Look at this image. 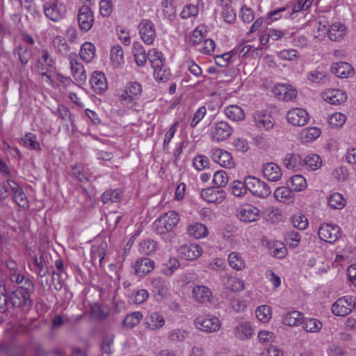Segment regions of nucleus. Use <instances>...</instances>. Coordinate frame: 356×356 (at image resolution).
<instances>
[{
    "label": "nucleus",
    "instance_id": "f257e3e1",
    "mask_svg": "<svg viewBox=\"0 0 356 356\" xmlns=\"http://www.w3.org/2000/svg\"><path fill=\"white\" fill-rule=\"evenodd\" d=\"M180 221L179 214L175 211H168L156 218L152 229L157 234L163 235L172 232Z\"/></svg>",
    "mask_w": 356,
    "mask_h": 356
},
{
    "label": "nucleus",
    "instance_id": "f03ea898",
    "mask_svg": "<svg viewBox=\"0 0 356 356\" xmlns=\"http://www.w3.org/2000/svg\"><path fill=\"white\" fill-rule=\"evenodd\" d=\"M233 131V127L227 122H216L211 126L210 137L215 142L224 141L231 136Z\"/></svg>",
    "mask_w": 356,
    "mask_h": 356
},
{
    "label": "nucleus",
    "instance_id": "7ed1b4c3",
    "mask_svg": "<svg viewBox=\"0 0 356 356\" xmlns=\"http://www.w3.org/2000/svg\"><path fill=\"white\" fill-rule=\"evenodd\" d=\"M10 303L15 308H19L23 311L29 310L33 305L31 295L22 292V289H15L9 293Z\"/></svg>",
    "mask_w": 356,
    "mask_h": 356
},
{
    "label": "nucleus",
    "instance_id": "20e7f679",
    "mask_svg": "<svg viewBox=\"0 0 356 356\" xmlns=\"http://www.w3.org/2000/svg\"><path fill=\"white\" fill-rule=\"evenodd\" d=\"M246 187L254 195L259 197L265 198L271 193L269 186L254 177H246Z\"/></svg>",
    "mask_w": 356,
    "mask_h": 356
},
{
    "label": "nucleus",
    "instance_id": "39448f33",
    "mask_svg": "<svg viewBox=\"0 0 356 356\" xmlns=\"http://www.w3.org/2000/svg\"><path fill=\"white\" fill-rule=\"evenodd\" d=\"M355 307V301L351 296H343L339 298L332 306V312L338 316L349 314Z\"/></svg>",
    "mask_w": 356,
    "mask_h": 356
},
{
    "label": "nucleus",
    "instance_id": "423d86ee",
    "mask_svg": "<svg viewBox=\"0 0 356 356\" xmlns=\"http://www.w3.org/2000/svg\"><path fill=\"white\" fill-rule=\"evenodd\" d=\"M194 323L197 329L204 332H213L220 327V320L215 316H200L195 319Z\"/></svg>",
    "mask_w": 356,
    "mask_h": 356
},
{
    "label": "nucleus",
    "instance_id": "0eeeda50",
    "mask_svg": "<svg viewBox=\"0 0 356 356\" xmlns=\"http://www.w3.org/2000/svg\"><path fill=\"white\" fill-rule=\"evenodd\" d=\"M77 20L80 29L86 33L93 26L95 18L92 10L88 6H82L78 11Z\"/></svg>",
    "mask_w": 356,
    "mask_h": 356
},
{
    "label": "nucleus",
    "instance_id": "6e6552de",
    "mask_svg": "<svg viewBox=\"0 0 356 356\" xmlns=\"http://www.w3.org/2000/svg\"><path fill=\"white\" fill-rule=\"evenodd\" d=\"M341 234L340 227L328 223L322 224L318 229L319 238L327 243L336 241Z\"/></svg>",
    "mask_w": 356,
    "mask_h": 356
},
{
    "label": "nucleus",
    "instance_id": "1a4fd4ad",
    "mask_svg": "<svg viewBox=\"0 0 356 356\" xmlns=\"http://www.w3.org/2000/svg\"><path fill=\"white\" fill-rule=\"evenodd\" d=\"M211 159L223 168L232 169L235 166V162L232 154L222 149H214L211 151Z\"/></svg>",
    "mask_w": 356,
    "mask_h": 356
},
{
    "label": "nucleus",
    "instance_id": "9d476101",
    "mask_svg": "<svg viewBox=\"0 0 356 356\" xmlns=\"http://www.w3.org/2000/svg\"><path fill=\"white\" fill-rule=\"evenodd\" d=\"M65 8L58 4L57 0H52L44 5V13L47 17L54 22L59 21L65 15Z\"/></svg>",
    "mask_w": 356,
    "mask_h": 356
},
{
    "label": "nucleus",
    "instance_id": "9b49d317",
    "mask_svg": "<svg viewBox=\"0 0 356 356\" xmlns=\"http://www.w3.org/2000/svg\"><path fill=\"white\" fill-rule=\"evenodd\" d=\"M138 28L143 42L147 44H152L156 38L155 26L153 22L149 19H143Z\"/></svg>",
    "mask_w": 356,
    "mask_h": 356
},
{
    "label": "nucleus",
    "instance_id": "f8f14e48",
    "mask_svg": "<svg viewBox=\"0 0 356 356\" xmlns=\"http://www.w3.org/2000/svg\"><path fill=\"white\" fill-rule=\"evenodd\" d=\"M286 118L292 125L302 127L307 123L309 118L308 113L305 109L294 108L288 112Z\"/></svg>",
    "mask_w": 356,
    "mask_h": 356
},
{
    "label": "nucleus",
    "instance_id": "ddd939ff",
    "mask_svg": "<svg viewBox=\"0 0 356 356\" xmlns=\"http://www.w3.org/2000/svg\"><path fill=\"white\" fill-rule=\"evenodd\" d=\"M178 253L182 259L193 261L200 257L202 249L200 245L196 243L186 244L180 246Z\"/></svg>",
    "mask_w": 356,
    "mask_h": 356
},
{
    "label": "nucleus",
    "instance_id": "4468645a",
    "mask_svg": "<svg viewBox=\"0 0 356 356\" xmlns=\"http://www.w3.org/2000/svg\"><path fill=\"white\" fill-rule=\"evenodd\" d=\"M238 217L246 223L255 222L260 218V211L252 204H245L240 209Z\"/></svg>",
    "mask_w": 356,
    "mask_h": 356
},
{
    "label": "nucleus",
    "instance_id": "2eb2a0df",
    "mask_svg": "<svg viewBox=\"0 0 356 356\" xmlns=\"http://www.w3.org/2000/svg\"><path fill=\"white\" fill-rule=\"evenodd\" d=\"M274 95L281 100L289 102L296 97L297 92L289 84H278L273 90Z\"/></svg>",
    "mask_w": 356,
    "mask_h": 356
},
{
    "label": "nucleus",
    "instance_id": "dca6fc26",
    "mask_svg": "<svg viewBox=\"0 0 356 356\" xmlns=\"http://www.w3.org/2000/svg\"><path fill=\"white\" fill-rule=\"evenodd\" d=\"M225 192L217 187H210L203 189L201 192V197L209 203H221L225 198Z\"/></svg>",
    "mask_w": 356,
    "mask_h": 356
},
{
    "label": "nucleus",
    "instance_id": "f3484780",
    "mask_svg": "<svg viewBox=\"0 0 356 356\" xmlns=\"http://www.w3.org/2000/svg\"><path fill=\"white\" fill-rule=\"evenodd\" d=\"M323 99L333 105L341 104L347 99V95L343 90L339 89H330L322 95Z\"/></svg>",
    "mask_w": 356,
    "mask_h": 356
},
{
    "label": "nucleus",
    "instance_id": "a211bd4d",
    "mask_svg": "<svg viewBox=\"0 0 356 356\" xmlns=\"http://www.w3.org/2000/svg\"><path fill=\"white\" fill-rule=\"evenodd\" d=\"M90 83L93 90L99 94L103 93L108 88L104 74L99 71H95L92 74Z\"/></svg>",
    "mask_w": 356,
    "mask_h": 356
},
{
    "label": "nucleus",
    "instance_id": "6ab92c4d",
    "mask_svg": "<svg viewBox=\"0 0 356 356\" xmlns=\"http://www.w3.org/2000/svg\"><path fill=\"white\" fill-rule=\"evenodd\" d=\"M134 268L135 273L139 277H143L154 269V261L147 257H141L136 261Z\"/></svg>",
    "mask_w": 356,
    "mask_h": 356
},
{
    "label": "nucleus",
    "instance_id": "aec40b11",
    "mask_svg": "<svg viewBox=\"0 0 356 356\" xmlns=\"http://www.w3.org/2000/svg\"><path fill=\"white\" fill-rule=\"evenodd\" d=\"M142 93V86L138 82H131L127 85L124 91L121 95L122 100H129L131 102L133 100L140 97Z\"/></svg>",
    "mask_w": 356,
    "mask_h": 356
},
{
    "label": "nucleus",
    "instance_id": "412c9836",
    "mask_svg": "<svg viewBox=\"0 0 356 356\" xmlns=\"http://www.w3.org/2000/svg\"><path fill=\"white\" fill-rule=\"evenodd\" d=\"M254 120L256 126L261 130H270L275 126V120L273 118L267 113L262 112H257L254 115Z\"/></svg>",
    "mask_w": 356,
    "mask_h": 356
},
{
    "label": "nucleus",
    "instance_id": "4be33fe9",
    "mask_svg": "<svg viewBox=\"0 0 356 356\" xmlns=\"http://www.w3.org/2000/svg\"><path fill=\"white\" fill-rule=\"evenodd\" d=\"M263 175L270 181H277L282 178V173L280 166L274 163H267L263 165Z\"/></svg>",
    "mask_w": 356,
    "mask_h": 356
},
{
    "label": "nucleus",
    "instance_id": "5701e85b",
    "mask_svg": "<svg viewBox=\"0 0 356 356\" xmlns=\"http://www.w3.org/2000/svg\"><path fill=\"white\" fill-rule=\"evenodd\" d=\"M71 70L74 79L79 83L86 80V74L83 66L78 62L76 54L70 55L69 57Z\"/></svg>",
    "mask_w": 356,
    "mask_h": 356
},
{
    "label": "nucleus",
    "instance_id": "b1692460",
    "mask_svg": "<svg viewBox=\"0 0 356 356\" xmlns=\"http://www.w3.org/2000/svg\"><path fill=\"white\" fill-rule=\"evenodd\" d=\"M303 159L298 154H287L284 160V166L289 170L295 171L302 169Z\"/></svg>",
    "mask_w": 356,
    "mask_h": 356
},
{
    "label": "nucleus",
    "instance_id": "393cba45",
    "mask_svg": "<svg viewBox=\"0 0 356 356\" xmlns=\"http://www.w3.org/2000/svg\"><path fill=\"white\" fill-rule=\"evenodd\" d=\"M193 295L198 302L204 303L210 301L212 293L207 286L197 285L193 289Z\"/></svg>",
    "mask_w": 356,
    "mask_h": 356
},
{
    "label": "nucleus",
    "instance_id": "a878e982",
    "mask_svg": "<svg viewBox=\"0 0 356 356\" xmlns=\"http://www.w3.org/2000/svg\"><path fill=\"white\" fill-rule=\"evenodd\" d=\"M165 324L163 316L159 312H153L146 317V327L155 330L162 327Z\"/></svg>",
    "mask_w": 356,
    "mask_h": 356
},
{
    "label": "nucleus",
    "instance_id": "bb28decb",
    "mask_svg": "<svg viewBox=\"0 0 356 356\" xmlns=\"http://www.w3.org/2000/svg\"><path fill=\"white\" fill-rule=\"evenodd\" d=\"M303 315L298 311H291L286 313L282 317V323L287 326H297L302 323Z\"/></svg>",
    "mask_w": 356,
    "mask_h": 356
},
{
    "label": "nucleus",
    "instance_id": "cd10ccee",
    "mask_svg": "<svg viewBox=\"0 0 356 356\" xmlns=\"http://www.w3.org/2000/svg\"><path fill=\"white\" fill-rule=\"evenodd\" d=\"M133 54L136 64L140 67L144 66L147 63V60L148 58V54H146L143 46L140 42H134Z\"/></svg>",
    "mask_w": 356,
    "mask_h": 356
},
{
    "label": "nucleus",
    "instance_id": "c85d7f7f",
    "mask_svg": "<svg viewBox=\"0 0 356 356\" xmlns=\"http://www.w3.org/2000/svg\"><path fill=\"white\" fill-rule=\"evenodd\" d=\"M331 72L338 77L346 78L353 72V69L348 63L339 62L332 65Z\"/></svg>",
    "mask_w": 356,
    "mask_h": 356
},
{
    "label": "nucleus",
    "instance_id": "c756f323",
    "mask_svg": "<svg viewBox=\"0 0 356 356\" xmlns=\"http://www.w3.org/2000/svg\"><path fill=\"white\" fill-rule=\"evenodd\" d=\"M6 280L4 278H0V313L4 314L9 309V294L7 293L6 287Z\"/></svg>",
    "mask_w": 356,
    "mask_h": 356
},
{
    "label": "nucleus",
    "instance_id": "7c9ffc66",
    "mask_svg": "<svg viewBox=\"0 0 356 356\" xmlns=\"http://www.w3.org/2000/svg\"><path fill=\"white\" fill-rule=\"evenodd\" d=\"M322 161L317 154H310L303 159L302 169L314 171L321 168Z\"/></svg>",
    "mask_w": 356,
    "mask_h": 356
},
{
    "label": "nucleus",
    "instance_id": "2f4dec72",
    "mask_svg": "<svg viewBox=\"0 0 356 356\" xmlns=\"http://www.w3.org/2000/svg\"><path fill=\"white\" fill-rule=\"evenodd\" d=\"M188 234L195 238H200L204 237L208 234V229L207 227L200 222H194L188 226L187 228Z\"/></svg>",
    "mask_w": 356,
    "mask_h": 356
},
{
    "label": "nucleus",
    "instance_id": "473e14b6",
    "mask_svg": "<svg viewBox=\"0 0 356 356\" xmlns=\"http://www.w3.org/2000/svg\"><path fill=\"white\" fill-rule=\"evenodd\" d=\"M234 334L241 340L248 339L252 336L253 329L249 323L243 322L236 327Z\"/></svg>",
    "mask_w": 356,
    "mask_h": 356
},
{
    "label": "nucleus",
    "instance_id": "72a5a7b5",
    "mask_svg": "<svg viewBox=\"0 0 356 356\" xmlns=\"http://www.w3.org/2000/svg\"><path fill=\"white\" fill-rule=\"evenodd\" d=\"M222 281L226 288L232 291H240L245 288L244 282L235 277L227 275L223 277Z\"/></svg>",
    "mask_w": 356,
    "mask_h": 356
},
{
    "label": "nucleus",
    "instance_id": "f704fd0d",
    "mask_svg": "<svg viewBox=\"0 0 356 356\" xmlns=\"http://www.w3.org/2000/svg\"><path fill=\"white\" fill-rule=\"evenodd\" d=\"M225 115L233 121L242 120L245 118L243 110L238 106L230 105L225 108Z\"/></svg>",
    "mask_w": 356,
    "mask_h": 356
},
{
    "label": "nucleus",
    "instance_id": "c9c22d12",
    "mask_svg": "<svg viewBox=\"0 0 356 356\" xmlns=\"http://www.w3.org/2000/svg\"><path fill=\"white\" fill-rule=\"evenodd\" d=\"M346 33V26L340 23H334L328 29V36L330 40L337 41L341 38Z\"/></svg>",
    "mask_w": 356,
    "mask_h": 356
},
{
    "label": "nucleus",
    "instance_id": "e433bc0d",
    "mask_svg": "<svg viewBox=\"0 0 356 356\" xmlns=\"http://www.w3.org/2000/svg\"><path fill=\"white\" fill-rule=\"evenodd\" d=\"M42 56L41 58L38 60V63H40L41 61V74L42 76H48L47 70L49 67H53L55 64L54 60L51 58L50 54L48 52L47 49L42 50Z\"/></svg>",
    "mask_w": 356,
    "mask_h": 356
},
{
    "label": "nucleus",
    "instance_id": "4c0bfd02",
    "mask_svg": "<svg viewBox=\"0 0 356 356\" xmlns=\"http://www.w3.org/2000/svg\"><path fill=\"white\" fill-rule=\"evenodd\" d=\"M72 175L81 182L88 181L90 175L88 169L81 163H78L72 167Z\"/></svg>",
    "mask_w": 356,
    "mask_h": 356
},
{
    "label": "nucleus",
    "instance_id": "58836bf2",
    "mask_svg": "<svg viewBox=\"0 0 356 356\" xmlns=\"http://www.w3.org/2000/svg\"><path fill=\"white\" fill-rule=\"evenodd\" d=\"M291 15V12L289 10L287 7H282L275 9L269 13L265 19V21L268 24L272 22L281 19L284 17L286 18Z\"/></svg>",
    "mask_w": 356,
    "mask_h": 356
},
{
    "label": "nucleus",
    "instance_id": "ea45409f",
    "mask_svg": "<svg viewBox=\"0 0 356 356\" xmlns=\"http://www.w3.org/2000/svg\"><path fill=\"white\" fill-rule=\"evenodd\" d=\"M142 318L143 314L140 312L127 314L122 322V327L126 329H131L137 325Z\"/></svg>",
    "mask_w": 356,
    "mask_h": 356
},
{
    "label": "nucleus",
    "instance_id": "a19ab883",
    "mask_svg": "<svg viewBox=\"0 0 356 356\" xmlns=\"http://www.w3.org/2000/svg\"><path fill=\"white\" fill-rule=\"evenodd\" d=\"M95 52V46L91 42H87L81 46L79 55L83 60L89 63L93 59Z\"/></svg>",
    "mask_w": 356,
    "mask_h": 356
},
{
    "label": "nucleus",
    "instance_id": "79ce46f5",
    "mask_svg": "<svg viewBox=\"0 0 356 356\" xmlns=\"http://www.w3.org/2000/svg\"><path fill=\"white\" fill-rule=\"evenodd\" d=\"M111 60L115 67L124 63V51L120 45H115L111 49Z\"/></svg>",
    "mask_w": 356,
    "mask_h": 356
},
{
    "label": "nucleus",
    "instance_id": "37998d69",
    "mask_svg": "<svg viewBox=\"0 0 356 356\" xmlns=\"http://www.w3.org/2000/svg\"><path fill=\"white\" fill-rule=\"evenodd\" d=\"M274 196L280 202L289 203L293 200V192L287 187H280L275 190Z\"/></svg>",
    "mask_w": 356,
    "mask_h": 356
},
{
    "label": "nucleus",
    "instance_id": "c03bdc74",
    "mask_svg": "<svg viewBox=\"0 0 356 356\" xmlns=\"http://www.w3.org/2000/svg\"><path fill=\"white\" fill-rule=\"evenodd\" d=\"M122 193L120 189L107 190L102 195L104 204L118 202L121 200Z\"/></svg>",
    "mask_w": 356,
    "mask_h": 356
},
{
    "label": "nucleus",
    "instance_id": "a18cd8bd",
    "mask_svg": "<svg viewBox=\"0 0 356 356\" xmlns=\"http://www.w3.org/2000/svg\"><path fill=\"white\" fill-rule=\"evenodd\" d=\"M228 262L229 266L236 270H241L245 267L244 260L242 259L241 256L236 252L229 254Z\"/></svg>",
    "mask_w": 356,
    "mask_h": 356
},
{
    "label": "nucleus",
    "instance_id": "49530a36",
    "mask_svg": "<svg viewBox=\"0 0 356 356\" xmlns=\"http://www.w3.org/2000/svg\"><path fill=\"white\" fill-rule=\"evenodd\" d=\"M328 205L334 209H341L346 204V200L339 193H333L327 200Z\"/></svg>",
    "mask_w": 356,
    "mask_h": 356
},
{
    "label": "nucleus",
    "instance_id": "de8ad7c7",
    "mask_svg": "<svg viewBox=\"0 0 356 356\" xmlns=\"http://www.w3.org/2000/svg\"><path fill=\"white\" fill-rule=\"evenodd\" d=\"M302 327L307 332H316L320 331L322 323L316 318H307L302 320Z\"/></svg>",
    "mask_w": 356,
    "mask_h": 356
},
{
    "label": "nucleus",
    "instance_id": "09e8293b",
    "mask_svg": "<svg viewBox=\"0 0 356 356\" xmlns=\"http://www.w3.org/2000/svg\"><path fill=\"white\" fill-rule=\"evenodd\" d=\"M248 188L246 187V178L244 181L238 180L234 181L229 187L230 192L236 197L242 196L246 193Z\"/></svg>",
    "mask_w": 356,
    "mask_h": 356
},
{
    "label": "nucleus",
    "instance_id": "8fccbe9b",
    "mask_svg": "<svg viewBox=\"0 0 356 356\" xmlns=\"http://www.w3.org/2000/svg\"><path fill=\"white\" fill-rule=\"evenodd\" d=\"M321 135V130L316 127H309L302 131L301 138L305 143L311 142Z\"/></svg>",
    "mask_w": 356,
    "mask_h": 356
},
{
    "label": "nucleus",
    "instance_id": "3c124183",
    "mask_svg": "<svg viewBox=\"0 0 356 356\" xmlns=\"http://www.w3.org/2000/svg\"><path fill=\"white\" fill-rule=\"evenodd\" d=\"M157 243L152 239H145L140 242L139 251L146 255L151 254L156 251Z\"/></svg>",
    "mask_w": 356,
    "mask_h": 356
},
{
    "label": "nucleus",
    "instance_id": "603ef678",
    "mask_svg": "<svg viewBox=\"0 0 356 356\" xmlns=\"http://www.w3.org/2000/svg\"><path fill=\"white\" fill-rule=\"evenodd\" d=\"M180 266L179 261L175 258H170L168 263L163 264L161 272L165 275H171Z\"/></svg>",
    "mask_w": 356,
    "mask_h": 356
},
{
    "label": "nucleus",
    "instance_id": "864d4df0",
    "mask_svg": "<svg viewBox=\"0 0 356 356\" xmlns=\"http://www.w3.org/2000/svg\"><path fill=\"white\" fill-rule=\"evenodd\" d=\"M23 141L29 149L39 151L40 150V143L37 141L36 136L32 133H27L23 138Z\"/></svg>",
    "mask_w": 356,
    "mask_h": 356
},
{
    "label": "nucleus",
    "instance_id": "5fc2aeb1",
    "mask_svg": "<svg viewBox=\"0 0 356 356\" xmlns=\"http://www.w3.org/2000/svg\"><path fill=\"white\" fill-rule=\"evenodd\" d=\"M291 184L293 191H302L307 187V181L302 175H296L291 178Z\"/></svg>",
    "mask_w": 356,
    "mask_h": 356
},
{
    "label": "nucleus",
    "instance_id": "6e6d98bb",
    "mask_svg": "<svg viewBox=\"0 0 356 356\" xmlns=\"http://www.w3.org/2000/svg\"><path fill=\"white\" fill-rule=\"evenodd\" d=\"M17 52L19 60L22 65H26L32 57L31 49L26 46H19L17 49Z\"/></svg>",
    "mask_w": 356,
    "mask_h": 356
},
{
    "label": "nucleus",
    "instance_id": "4d7b16f0",
    "mask_svg": "<svg viewBox=\"0 0 356 356\" xmlns=\"http://www.w3.org/2000/svg\"><path fill=\"white\" fill-rule=\"evenodd\" d=\"M155 294L163 298L167 293V284L161 279L154 280L152 282Z\"/></svg>",
    "mask_w": 356,
    "mask_h": 356
},
{
    "label": "nucleus",
    "instance_id": "13d9d810",
    "mask_svg": "<svg viewBox=\"0 0 356 356\" xmlns=\"http://www.w3.org/2000/svg\"><path fill=\"white\" fill-rule=\"evenodd\" d=\"M229 180V177L226 172L223 170H218L213 175V182L215 184V187L220 188L224 187L227 185Z\"/></svg>",
    "mask_w": 356,
    "mask_h": 356
},
{
    "label": "nucleus",
    "instance_id": "bf43d9fd",
    "mask_svg": "<svg viewBox=\"0 0 356 356\" xmlns=\"http://www.w3.org/2000/svg\"><path fill=\"white\" fill-rule=\"evenodd\" d=\"M163 15L165 18L171 19L175 17L176 10L172 4V0H163L161 3Z\"/></svg>",
    "mask_w": 356,
    "mask_h": 356
},
{
    "label": "nucleus",
    "instance_id": "052dcab7",
    "mask_svg": "<svg viewBox=\"0 0 356 356\" xmlns=\"http://www.w3.org/2000/svg\"><path fill=\"white\" fill-rule=\"evenodd\" d=\"M255 313L257 318L262 322L268 321L271 317L270 308L267 305L258 307Z\"/></svg>",
    "mask_w": 356,
    "mask_h": 356
},
{
    "label": "nucleus",
    "instance_id": "680f3d73",
    "mask_svg": "<svg viewBox=\"0 0 356 356\" xmlns=\"http://www.w3.org/2000/svg\"><path fill=\"white\" fill-rule=\"evenodd\" d=\"M346 117L341 113H334L332 114L328 120L331 127L338 128L341 127L346 122Z\"/></svg>",
    "mask_w": 356,
    "mask_h": 356
},
{
    "label": "nucleus",
    "instance_id": "e2e57ef3",
    "mask_svg": "<svg viewBox=\"0 0 356 356\" xmlns=\"http://www.w3.org/2000/svg\"><path fill=\"white\" fill-rule=\"evenodd\" d=\"M284 239L289 245L297 247L301 241V236L298 232L290 231L285 234Z\"/></svg>",
    "mask_w": 356,
    "mask_h": 356
},
{
    "label": "nucleus",
    "instance_id": "0e129e2a",
    "mask_svg": "<svg viewBox=\"0 0 356 356\" xmlns=\"http://www.w3.org/2000/svg\"><path fill=\"white\" fill-rule=\"evenodd\" d=\"M105 256L104 248L99 246H93L91 249V260L93 264L97 261L101 264Z\"/></svg>",
    "mask_w": 356,
    "mask_h": 356
},
{
    "label": "nucleus",
    "instance_id": "69168bd1",
    "mask_svg": "<svg viewBox=\"0 0 356 356\" xmlns=\"http://www.w3.org/2000/svg\"><path fill=\"white\" fill-rule=\"evenodd\" d=\"M292 223L294 227L300 230H304L308 226L307 218L304 215H294L292 217Z\"/></svg>",
    "mask_w": 356,
    "mask_h": 356
},
{
    "label": "nucleus",
    "instance_id": "338daca9",
    "mask_svg": "<svg viewBox=\"0 0 356 356\" xmlns=\"http://www.w3.org/2000/svg\"><path fill=\"white\" fill-rule=\"evenodd\" d=\"M187 332L181 329H174L169 332L168 339L171 341H183L187 337Z\"/></svg>",
    "mask_w": 356,
    "mask_h": 356
},
{
    "label": "nucleus",
    "instance_id": "774afa93",
    "mask_svg": "<svg viewBox=\"0 0 356 356\" xmlns=\"http://www.w3.org/2000/svg\"><path fill=\"white\" fill-rule=\"evenodd\" d=\"M278 57L282 60H294L299 58L298 51L296 49H283L277 52Z\"/></svg>",
    "mask_w": 356,
    "mask_h": 356
}]
</instances>
